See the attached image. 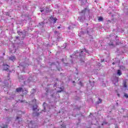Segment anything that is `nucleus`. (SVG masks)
Masks as SVG:
<instances>
[{
	"label": "nucleus",
	"mask_w": 128,
	"mask_h": 128,
	"mask_svg": "<svg viewBox=\"0 0 128 128\" xmlns=\"http://www.w3.org/2000/svg\"><path fill=\"white\" fill-rule=\"evenodd\" d=\"M88 54V51L86 49L80 50V52L76 51L75 52L76 56L78 54H79L80 60H81V62H84V56H86V53Z\"/></svg>",
	"instance_id": "1"
},
{
	"label": "nucleus",
	"mask_w": 128,
	"mask_h": 128,
	"mask_svg": "<svg viewBox=\"0 0 128 128\" xmlns=\"http://www.w3.org/2000/svg\"><path fill=\"white\" fill-rule=\"evenodd\" d=\"M113 82L114 86H118V78H115L114 80H113Z\"/></svg>",
	"instance_id": "2"
},
{
	"label": "nucleus",
	"mask_w": 128,
	"mask_h": 128,
	"mask_svg": "<svg viewBox=\"0 0 128 128\" xmlns=\"http://www.w3.org/2000/svg\"><path fill=\"white\" fill-rule=\"evenodd\" d=\"M50 20H52V22H53L54 24H56V20L58 19H56V18H54L52 16H50Z\"/></svg>",
	"instance_id": "3"
},
{
	"label": "nucleus",
	"mask_w": 128,
	"mask_h": 128,
	"mask_svg": "<svg viewBox=\"0 0 128 128\" xmlns=\"http://www.w3.org/2000/svg\"><path fill=\"white\" fill-rule=\"evenodd\" d=\"M48 10H50V9L48 8H46V9H44L43 10H40L41 12H48Z\"/></svg>",
	"instance_id": "4"
},
{
	"label": "nucleus",
	"mask_w": 128,
	"mask_h": 128,
	"mask_svg": "<svg viewBox=\"0 0 128 128\" xmlns=\"http://www.w3.org/2000/svg\"><path fill=\"white\" fill-rule=\"evenodd\" d=\"M86 8H85L84 10H82V12L80 13V16H84L86 14Z\"/></svg>",
	"instance_id": "5"
},
{
	"label": "nucleus",
	"mask_w": 128,
	"mask_h": 128,
	"mask_svg": "<svg viewBox=\"0 0 128 128\" xmlns=\"http://www.w3.org/2000/svg\"><path fill=\"white\" fill-rule=\"evenodd\" d=\"M22 88H17L16 90V92H22Z\"/></svg>",
	"instance_id": "6"
},
{
	"label": "nucleus",
	"mask_w": 128,
	"mask_h": 128,
	"mask_svg": "<svg viewBox=\"0 0 128 128\" xmlns=\"http://www.w3.org/2000/svg\"><path fill=\"white\" fill-rule=\"evenodd\" d=\"M78 20L80 21V22H84V16H80L78 17Z\"/></svg>",
	"instance_id": "7"
},
{
	"label": "nucleus",
	"mask_w": 128,
	"mask_h": 128,
	"mask_svg": "<svg viewBox=\"0 0 128 128\" xmlns=\"http://www.w3.org/2000/svg\"><path fill=\"white\" fill-rule=\"evenodd\" d=\"M4 70H8V65L6 64V65H4Z\"/></svg>",
	"instance_id": "8"
},
{
	"label": "nucleus",
	"mask_w": 128,
	"mask_h": 128,
	"mask_svg": "<svg viewBox=\"0 0 128 128\" xmlns=\"http://www.w3.org/2000/svg\"><path fill=\"white\" fill-rule=\"evenodd\" d=\"M10 60H16V57L14 56H10L9 57Z\"/></svg>",
	"instance_id": "9"
},
{
	"label": "nucleus",
	"mask_w": 128,
	"mask_h": 128,
	"mask_svg": "<svg viewBox=\"0 0 128 128\" xmlns=\"http://www.w3.org/2000/svg\"><path fill=\"white\" fill-rule=\"evenodd\" d=\"M22 92L23 94H28V90L22 88Z\"/></svg>",
	"instance_id": "10"
},
{
	"label": "nucleus",
	"mask_w": 128,
	"mask_h": 128,
	"mask_svg": "<svg viewBox=\"0 0 128 128\" xmlns=\"http://www.w3.org/2000/svg\"><path fill=\"white\" fill-rule=\"evenodd\" d=\"M123 86L124 88H128V86L126 85V81H123Z\"/></svg>",
	"instance_id": "11"
},
{
	"label": "nucleus",
	"mask_w": 128,
	"mask_h": 128,
	"mask_svg": "<svg viewBox=\"0 0 128 128\" xmlns=\"http://www.w3.org/2000/svg\"><path fill=\"white\" fill-rule=\"evenodd\" d=\"M16 120L18 122L20 123V122H22V118H20V116H17L16 118Z\"/></svg>",
	"instance_id": "12"
},
{
	"label": "nucleus",
	"mask_w": 128,
	"mask_h": 128,
	"mask_svg": "<svg viewBox=\"0 0 128 128\" xmlns=\"http://www.w3.org/2000/svg\"><path fill=\"white\" fill-rule=\"evenodd\" d=\"M44 22H41L40 23H39V24L38 25V26L40 27L41 26H44Z\"/></svg>",
	"instance_id": "13"
},
{
	"label": "nucleus",
	"mask_w": 128,
	"mask_h": 128,
	"mask_svg": "<svg viewBox=\"0 0 128 128\" xmlns=\"http://www.w3.org/2000/svg\"><path fill=\"white\" fill-rule=\"evenodd\" d=\"M117 74L118 76H122V72H120V70H118Z\"/></svg>",
	"instance_id": "14"
},
{
	"label": "nucleus",
	"mask_w": 128,
	"mask_h": 128,
	"mask_svg": "<svg viewBox=\"0 0 128 128\" xmlns=\"http://www.w3.org/2000/svg\"><path fill=\"white\" fill-rule=\"evenodd\" d=\"M38 108V106L34 105L33 106V110H36Z\"/></svg>",
	"instance_id": "15"
},
{
	"label": "nucleus",
	"mask_w": 128,
	"mask_h": 128,
	"mask_svg": "<svg viewBox=\"0 0 128 128\" xmlns=\"http://www.w3.org/2000/svg\"><path fill=\"white\" fill-rule=\"evenodd\" d=\"M104 18L102 16L99 17L98 18V20H99V22H102Z\"/></svg>",
	"instance_id": "16"
},
{
	"label": "nucleus",
	"mask_w": 128,
	"mask_h": 128,
	"mask_svg": "<svg viewBox=\"0 0 128 128\" xmlns=\"http://www.w3.org/2000/svg\"><path fill=\"white\" fill-rule=\"evenodd\" d=\"M99 101H98V104H101L102 103V99L99 98Z\"/></svg>",
	"instance_id": "17"
},
{
	"label": "nucleus",
	"mask_w": 128,
	"mask_h": 128,
	"mask_svg": "<svg viewBox=\"0 0 128 128\" xmlns=\"http://www.w3.org/2000/svg\"><path fill=\"white\" fill-rule=\"evenodd\" d=\"M125 98H128V94H124Z\"/></svg>",
	"instance_id": "18"
},
{
	"label": "nucleus",
	"mask_w": 128,
	"mask_h": 128,
	"mask_svg": "<svg viewBox=\"0 0 128 128\" xmlns=\"http://www.w3.org/2000/svg\"><path fill=\"white\" fill-rule=\"evenodd\" d=\"M18 34H20V35L22 34V33L20 31L18 32Z\"/></svg>",
	"instance_id": "19"
},
{
	"label": "nucleus",
	"mask_w": 128,
	"mask_h": 128,
	"mask_svg": "<svg viewBox=\"0 0 128 128\" xmlns=\"http://www.w3.org/2000/svg\"><path fill=\"white\" fill-rule=\"evenodd\" d=\"M2 128H8V125H4V126Z\"/></svg>",
	"instance_id": "20"
},
{
	"label": "nucleus",
	"mask_w": 128,
	"mask_h": 128,
	"mask_svg": "<svg viewBox=\"0 0 128 128\" xmlns=\"http://www.w3.org/2000/svg\"><path fill=\"white\" fill-rule=\"evenodd\" d=\"M61 126H62V128H66V125H64V124H62L61 125Z\"/></svg>",
	"instance_id": "21"
},
{
	"label": "nucleus",
	"mask_w": 128,
	"mask_h": 128,
	"mask_svg": "<svg viewBox=\"0 0 128 128\" xmlns=\"http://www.w3.org/2000/svg\"><path fill=\"white\" fill-rule=\"evenodd\" d=\"M86 0H84L83 4H86Z\"/></svg>",
	"instance_id": "22"
},
{
	"label": "nucleus",
	"mask_w": 128,
	"mask_h": 128,
	"mask_svg": "<svg viewBox=\"0 0 128 128\" xmlns=\"http://www.w3.org/2000/svg\"><path fill=\"white\" fill-rule=\"evenodd\" d=\"M33 102H35V104H36V100H33Z\"/></svg>",
	"instance_id": "23"
},
{
	"label": "nucleus",
	"mask_w": 128,
	"mask_h": 128,
	"mask_svg": "<svg viewBox=\"0 0 128 128\" xmlns=\"http://www.w3.org/2000/svg\"><path fill=\"white\" fill-rule=\"evenodd\" d=\"M57 92H58V93L62 92V90H58V91Z\"/></svg>",
	"instance_id": "24"
},
{
	"label": "nucleus",
	"mask_w": 128,
	"mask_h": 128,
	"mask_svg": "<svg viewBox=\"0 0 128 128\" xmlns=\"http://www.w3.org/2000/svg\"><path fill=\"white\" fill-rule=\"evenodd\" d=\"M32 122H30V124H29L28 126H32Z\"/></svg>",
	"instance_id": "25"
},
{
	"label": "nucleus",
	"mask_w": 128,
	"mask_h": 128,
	"mask_svg": "<svg viewBox=\"0 0 128 128\" xmlns=\"http://www.w3.org/2000/svg\"><path fill=\"white\" fill-rule=\"evenodd\" d=\"M44 112H48V110H46V107L44 108Z\"/></svg>",
	"instance_id": "26"
},
{
	"label": "nucleus",
	"mask_w": 128,
	"mask_h": 128,
	"mask_svg": "<svg viewBox=\"0 0 128 128\" xmlns=\"http://www.w3.org/2000/svg\"><path fill=\"white\" fill-rule=\"evenodd\" d=\"M34 128V124H32V128Z\"/></svg>",
	"instance_id": "27"
},
{
	"label": "nucleus",
	"mask_w": 128,
	"mask_h": 128,
	"mask_svg": "<svg viewBox=\"0 0 128 128\" xmlns=\"http://www.w3.org/2000/svg\"><path fill=\"white\" fill-rule=\"evenodd\" d=\"M110 46H114V44H110Z\"/></svg>",
	"instance_id": "28"
},
{
	"label": "nucleus",
	"mask_w": 128,
	"mask_h": 128,
	"mask_svg": "<svg viewBox=\"0 0 128 128\" xmlns=\"http://www.w3.org/2000/svg\"><path fill=\"white\" fill-rule=\"evenodd\" d=\"M58 28H60V26H58Z\"/></svg>",
	"instance_id": "29"
},
{
	"label": "nucleus",
	"mask_w": 128,
	"mask_h": 128,
	"mask_svg": "<svg viewBox=\"0 0 128 128\" xmlns=\"http://www.w3.org/2000/svg\"><path fill=\"white\" fill-rule=\"evenodd\" d=\"M9 78V77H8V80H10V78Z\"/></svg>",
	"instance_id": "30"
},
{
	"label": "nucleus",
	"mask_w": 128,
	"mask_h": 128,
	"mask_svg": "<svg viewBox=\"0 0 128 128\" xmlns=\"http://www.w3.org/2000/svg\"><path fill=\"white\" fill-rule=\"evenodd\" d=\"M16 38H18V36H16Z\"/></svg>",
	"instance_id": "31"
},
{
	"label": "nucleus",
	"mask_w": 128,
	"mask_h": 128,
	"mask_svg": "<svg viewBox=\"0 0 128 128\" xmlns=\"http://www.w3.org/2000/svg\"><path fill=\"white\" fill-rule=\"evenodd\" d=\"M44 104H46V102H44Z\"/></svg>",
	"instance_id": "32"
},
{
	"label": "nucleus",
	"mask_w": 128,
	"mask_h": 128,
	"mask_svg": "<svg viewBox=\"0 0 128 128\" xmlns=\"http://www.w3.org/2000/svg\"><path fill=\"white\" fill-rule=\"evenodd\" d=\"M116 104H117V106H118V103H116Z\"/></svg>",
	"instance_id": "33"
},
{
	"label": "nucleus",
	"mask_w": 128,
	"mask_h": 128,
	"mask_svg": "<svg viewBox=\"0 0 128 128\" xmlns=\"http://www.w3.org/2000/svg\"><path fill=\"white\" fill-rule=\"evenodd\" d=\"M112 64H114V62H113V63H112Z\"/></svg>",
	"instance_id": "34"
},
{
	"label": "nucleus",
	"mask_w": 128,
	"mask_h": 128,
	"mask_svg": "<svg viewBox=\"0 0 128 128\" xmlns=\"http://www.w3.org/2000/svg\"><path fill=\"white\" fill-rule=\"evenodd\" d=\"M118 96H120V94H118Z\"/></svg>",
	"instance_id": "35"
},
{
	"label": "nucleus",
	"mask_w": 128,
	"mask_h": 128,
	"mask_svg": "<svg viewBox=\"0 0 128 128\" xmlns=\"http://www.w3.org/2000/svg\"><path fill=\"white\" fill-rule=\"evenodd\" d=\"M71 58H72V56H70Z\"/></svg>",
	"instance_id": "36"
},
{
	"label": "nucleus",
	"mask_w": 128,
	"mask_h": 128,
	"mask_svg": "<svg viewBox=\"0 0 128 128\" xmlns=\"http://www.w3.org/2000/svg\"><path fill=\"white\" fill-rule=\"evenodd\" d=\"M21 66H23V68H24V66H23L22 65H21Z\"/></svg>",
	"instance_id": "37"
},
{
	"label": "nucleus",
	"mask_w": 128,
	"mask_h": 128,
	"mask_svg": "<svg viewBox=\"0 0 128 128\" xmlns=\"http://www.w3.org/2000/svg\"><path fill=\"white\" fill-rule=\"evenodd\" d=\"M3 54H5L4 53Z\"/></svg>",
	"instance_id": "38"
},
{
	"label": "nucleus",
	"mask_w": 128,
	"mask_h": 128,
	"mask_svg": "<svg viewBox=\"0 0 128 128\" xmlns=\"http://www.w3.org/2000/svg\"><path fill=\"white\" fill-rule=\"evenodd\" d=\"M73 58H74V56H73Z\"/></svg>",
	"instance_id": "39"
},
{
	"label": "nucleus",
	"mask_w": 128,
	"mask_h": 128,
	"mask_svg": "<svg viewBox=\"0 0 128 128\" xmlns=\"http://www.w3.org/2000/svg\"><path fill=\"white\" fill-rule=\"evenodd\" d=\"M73 82H74V81H73Z\"/></svg>",
	"instance_id": "40"
},
{
	"label": "nucleus",
	"mask_w": 128,
	"mask_h": 128,
	"mask_svg": "<svg viewBox=\"0 0 128 128\" xmlns=\"http://www.w3.org/2000/svg\"><path fill=\"white\" fill-rule=\"evenodd\" d=\"M80 84H82V82H80Z\"/></svg>",
	"instance_id": "41"
},
{
	"label": "nucleus",
	"mask_w": 128,
	"mask_h": 128,
	"mask_svg": "<svg viewBox=\"0 0 128 128\" xmlns=\"http://www.w3.org/2000/svg\"><path fill=\"white\" fill-rule=\"evenodd\" d=\"M21 102H22V101H21Z\"/></svg>",
	"instance_id": "42"
},
{
	"label": "nucleus",
	"mask_w": 128,
	"mask_h": 128,
	"mask_svg": "<svg viewBox=\"0 0 128 128\" xmlns=\"http://www.w3.org/2000/svg\"><path fill=\"white\" fill-rule=\"evenodd\" d=\"M20 113H22V112H20Z\"/></svg>",
	"instance_id": "43"
}]
</instances>
